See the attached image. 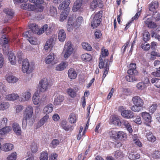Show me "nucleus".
<instances>
[{
    "label": "nucleus",
    "mask_w": 160,
    "mask_h": 160,
    "mask_svg": "<svg viewBox=\"0 0 160 160\" xmlns=\"http://www.w3.org/2000/svg\"><path fill=\"white\" fill-rule=\"evenodd\" d=\"M114 156L117 158H120L123 156V154L121 151H118L115 152Z\"/></svg>",
    "instance_id": "61"
},
{
    "label": "nucleus",
    "mask_w": 160,
    "mask_h": 160,
    "mask_svg": "<svg viewBox=\"0 0 160 160\" xmlns=\"http://www.w3.org/2000/svg\"><path fill=\"white\" fill-rule=\"evenodd\" d=\"M105 70L104 71V73L103 75V78H104L106 76L107 74L108 73V72L109 70V67L108 65V61L107 60V63H106V67L104 68Z\"/></svg>",
    "instance_id": "63"
},
{
    "label": "nucleus",
    "mask_w": 160,
    "mask_h": 160,
    "mask_svg": "<svg viewBox=\"0 0 160 160\" xmlns=\"http://www.w3.org/2000/svg\"><path fill=\"white\" fill-rule=\"evenodd\" d=\"M31 149L32 153L36 152L38 150V148L36 143H32L31 145Z\"/></svg>",
    "instance_id": "59"
},
{
    "label": "nucleus",
    "mask_w": 160,
    "mask_h": 160,
    "mask_svg": "<svg viewBox=\"0 0 160 160\" xmlns=\"http://www.w3.org/2000/svg\"><path fill=\"white\" fill-rule=\"evenodd\" d=\"M69 11H68V8H67L66 10H64L63 11L61 14L60 16V21L63 22L67 18V16L69 13Z\"/></svg>",
    "instance_id": "35"
},
{
    "label": "nucleus",
    "mask_w": 160,
    "mask_h": 160,
    "mask_svg": "<svg viewBox=\"0 0 160 160\" xmlns=\"http://www.w3.org/2000/svg\"><path fill=\"white\" fill-rule=\"evenodd\" d=\"M136 87L138 89L140 90H143L146 88V87L142 82H140L138 83L136 85Z\"/></svg>",
    "instance_id": "57"
},
{
    "label": "nucleus",
    "mask_w": 160,
    "mask_h": 160,
    "mask_svg": "<svg viewBox=\"0 0 160 160\" xmlns=\"http://www.w3.org/2000/svg\"><path fill=\"white\" fill-rule=\"evenodd\" d=\"M54 55L53 53H50L46 58L45 62L46 64H49L52 62L54 59Z\"/></svg>",
    "instance_id": "37"
},
{
    "label": "nucleus",
    "mask_w": 160,
    "mask_h": 160,
    "mask_svg": "<svg viewBox=\"0 0 160 160\" xmlns=\"http://www.w3.org/2000/svg\"><path fill=\"white\" fill-rule=\"evenodd\" d=\"M8 39L4 36L0 38V43L2 46L3 50L5 51L6 52L8 51Z\"/></svg>",
    "instance_id": "15"
},
{
    "label": "nucleus",
    "mask_w": 160,
    "mask_h": 160,
    "mask_svg": "<svg viewBox=\"0 0 160 160\" xmlns=\"http://www.w3.org/2000/svg\"><path fill=\"white\" fill-rule=\"evenodd\" d=\"M12 130V128L11 127H5L0 129V135H4L6 134Z\"/></svg>",
    "instance_id": "33"
},
{
    "label": "nucleus",
    "mask_w": 160,
    "mask_h": 160,
    "mask_svg": "<svg viewBox=\"0 0 160 160\" xmlns=\"http://www.w3.org/2000/svg\"><path fill=\"white\" fill-rule=\"evenodd\" d=\"M82 4V0H77L74 2L72 10L74 12H76L80 9Z\"/></svg>",
    "instance_id": "28"
},
{
    "label": "nucleus",
    "mask_w": 160,
    "mask_h": 160,
    "mask_svg": "<svg viewBox=\"0 0 160 160\" xmlns=\"http://www.w3.org/2000/svg\"><path fill=\"white\" fill-rule=\"evenodd\" d=\"M10 107L9 102L6 101L1 102L0 103V110L4 111L8 109Z\"/></svg>",
    "instance_id": "36"
},
{
    "label": "nucleus",
    "mask_w": 160,
    "mask_h": 160,
    "mask_svg": "<svg viewBox=\"0 0 160 160\" xmlns=\"http://www.w3.org/2000/svg\"><path fill=\"white\" fill-rule=\"evenodd\" d=\"M29 36L27 37H28V41L29 42L32 44L36 45L38 44L37 39L34 37H29L30 36L28 35Z\"/></svg>",
    "instance_id": "54"
},
{
    "label": "nucleus",
    "mask_w": 160,
    "mask_h": 160,
    "mask_svg": "<svg viewBox=\"0 0 160 160\" xmlns=\"http://www.w3.org/2000/svg\"><path fill=\"white\" fill-rule=\"evenodd\" d=\"M141 116L143 119L146 122H149L151 121V117L149 113L146 112L141 113Z\"/></svg>",
    "instance_id": "34"
},
{
    "label": "nucleus",
    "mask_w": 160,
    "mask_h": 160,
    "mask_svg": "<svg viewBox=\"0 0 160 160\" xmlns=\"http://www.w3.org/2000/svg\"><path fill=\"white\" fill-rule=\"evenodd\" d=\"M70 3V0H65L62 3L61 5H59L58 7L59 9L66 10L67 8H68V11H69V8L68 7Z\"/></svg>",
    "instance_id": "22"
},
{
    "label": "nucleus",
    "mask_w": 160,
    "mask_h": 160,
    "mask_svg": "<svg viewBox=\"0 0 160 160\" xmlns=\"http://www.w3.org/2000/svg\"><path fill=\"white\" fill-rule=\"evenodd\" d=\"M102 4V0H92L90 4V8L93 10L98 7H101Z\"/></svg>",
    "instance_id": "16"
},
{
    "label": "nucleus",
    "mask_w": 160,
    "mask_h": 160,
    "mask_svg": "<svg viewBox=\"0 0 160 160\" xmlns=\"http://www.w3.org/2000/svg\"><path fill=\"white\" fill-rule=\"evenodd\" d=\"M153 157L155 158H160V151L157 150L153 152Z\"/></svg>",
    "instance_id": "64"
},
{
    "label": "nucleus",
    "mask_w": 160,
    "mask_h": 160,
    "mask_svg": "<svg viewBox=\"0 0 160 160\" xmlns=\"http://www.w3.org/2000/svg\"><path fill=\"white\" fill-rule=\"evenodd\" d=\"M82 45L83 48L87 51H91L92 48L90 44L86 42H83L82 43Z\"/></svg>",
    "instance_id": "55"
},
{
    "label": "nucleus",
    "mask_w": 160,
    "mask_h": 160,
    "mask_svg": "<svg viewBox=\"0 0 160 160\" xmlns=\"http://www.w3.org/2000/svg\"><path fill=\"white\" fill-rule=\"evenodd\" d=\"M145 25L147 26L149 28H154L156 27V24L152 21L150 18H148L144 21Z\"/></svg>",
    "instance_id": "25"
},
{
    "label": "nucleus",
    "mask_w": 160,
    "mask_h": 160,
    "mask_svg": "<svg viewBox=\"0 0 160 160\" xmlns=\"http://www.w3.org/2000/svg\"><path fill=\"white\" fill-rule=\"evenodd\" d=\"M12 128L15 133L18 136H20L22 133L21 128L19 125L17 123H14L12 125Z\"/></svg>",
    "instance_id": "20"
},
{
    "label": "nucleus",
    "mask_w": 160,
    "mask_h": 160,
    "mask_svg": "<svg viewBox=\"0 0 160 160\" xmlns=\"http://www.w3.org/2000/svg\"><path fill=\"white\" fill-rule=\"evenodd\" d=\"M68 66V62H67L63 61L56 66L55 69L57 71H62L65 69Z\"/></svg>",
    "instance_id": "17"
},
{
    "label": "nucleus",
    "mask_w": 160,
    "mask_h": 160,
    "mask_svg": "<svg viewBox=\"0 0 160 160\" xmlns=\"http://www.w3.org/2000/svg\"><path fill=\"white\" fill-rule=\"evenodd\" d=\"M158 6V2L157 1L152 2L150 5L149 9L150 11H153L157 8Z\"/></svg>",
    "instance_id": "46"
},
{
    "label": "nucleus",
    "mask_w": 160,
    "mask_h": 160,
    "mask_svg": "<svg viewBox=\"0 0 160 160\" xmlns=\"http://www.w3.org/2000/svg\"><path fill=\"white\" fill-rule=\"evenodd\" d=\"M157 105L156 104L154 103L152 104L149 109V111L151 113H153L157 109Z\"/></svg>",
    "instance_id": "58"
},
{
    "label": "nucleus",
    "mask_w": 160,
    "mask_h": 160,
    "mask_svg": "<svg viewBox=\"0 0 160 160\" xmlns=\"http://www.w3.org/2000/svg\"><path fill=\"white\" fill-rule=\"evenodd\" d=\"M119 110L121 112V115L123 117L128 119L133 117V112L130 110H124L123 106H120L119 108Z\"/></svg>",
    "instance_id": "9"
},
{
    "label": "nucleus",
    "mask_w": 160,
    "mask_h": 160,
    "mask_svg": "<svg viewBox=\"0 0 160 160\" xmlns=\"http://www.w3.org/2000/svg\"><path fill=\"white\" fill-rule=\"evenodd\" d=\"M31 94L30 91H26L23 92L19 96V101L20 102H25L28 101L31 98Z\"/></svg>",
    "instance_id": "12"
},
{
    "label": "nucleus",
    "mask_w": 160,
    "mask_h": 160,
    "mask_svg": "<svg viewBox=\"0 0 160 160\" xmlns=\"http://www.w3.org/2000/svg\"><path fill=\"white\" fill-rule=\"evenodd\" d=\"M118 132L114 129L111 130L109 131V135L110 137L114 139H116Z\"/></svg>",
    "instance_id": "48"
},
{
    "label": "nucleus",
    "mask_w": 160,
    "mask_h": 160,
    "mask_svg": "<svg viewBox=\"0 0 160 160\" xmlns=\"http://www.w3.org/2000/svg\"><path fill=\"white\" fill-rule=\"evenodd\" d=\"M67 92L68 94L72 98H74L76 96V93L72 88H68Z\"/></svg>",
    "instance_id": "50"
},
{
    "label": "nucleus",
    "mask_w": 160,
    "mask_h": 160,
    "mask_svg": "<svg viewBox=\"0 0 160 160\" xmlns=\"http://www.w3.org/2000/svg\"><path fill=\"white\" fill-rule=\"evenodd\" d=\"M40 160H48V154L46 152H42L39 157Z\"/></svg>",
    "instance_id": "53"
},
{
    "label": "nucleus",
    "mask_w": 160,
    "mask_h": 160,
    "mask_svg": "<svg viewBox=\"0 0 160 160\" xmlns=\"http://www.w3.org/2000/svg\"><path fill=\"white\" fill-rule=\"evenodd\" d=\"M58 38L59 41L61 42L65 41L66 38V33L64 30L61 29L59 31Z\"/></svg>",
    "instance_id": "24"
},
{
    "label": "nucleus",
    "mask_w": 160,
    "mask_h": 160,
    "mask_svg": "<svg viewBox=\"0 0 160 160\" xmlns=\"http://www.w3.org/2000/svg\"><path fill=\"white\" fill-rule=\"evenodd\" d=\"M56 36L54 35L52 36L50 38L47 40L48 41H49L50 43L52 44L53 46L55 43V42L56 40Z\"/></svg>",
    "instance_id": "62"
},
{
    "label": "nucleus",
    "mask_w": 160,
    "mask_h": 160,
    "mask_svg": "<svg viewBox=\"0 0 160 160\" xmlns=\"http://www.w3.org/2000/svg\"><path fill=\"white\" fill-rule=\"evenodd\" d=\"M64 99V97L62 95L56 94L54 98L53 104L55 105H60Z\"/></svg>",
    "instance_id": "13"
},
{
    "label": "nucleus",
    "mask_w": 160,
    "mask_h": 160,
    "mask_svg": "<svg viewBox=\"0 0 160 160\" xmlns=\"http://www.w3.org/2000/svg\"><path fill=\"white\" fill-rule=\"evenodd\" d=\"M60 141L57 139H53L50 143V147L52 148H56L60 143Z\"/></svg>",
    "instance_id": "45"
},
{
    "label": "nucleus",
    "mask_w": 160,
    "mask_h": 160,
    "mask_svg": "<svg viewBox=\"0 0 160 160\" xmlns=\"http://www.w3.org/2000/svg\"><path fill=\"white\" fill-rule=\"evenodd\" d=\"M132 101L134 105L131 107V110L134 112H138L141 111L144 104L142 99L139 97L136 96L132 98Z\"/></svg>",
    "instance_id": "3"
},
{
    "label": "nucleus",
    "mask_w": 160,
    "mask_h": 160,
    "mask_svg": "<svg viewBox=\"0 0 160 160\" xmlns=\"http://www.w3.org/2000/svg\"><path fill=\"white\" fill-rule=\"evenodd\" d=\"M81 58L85 61H89L92 59L91 55L88 53H85L81 55Z\"/></svg>",
    "instance_id": "39"
},
{
    "label": "nucleus",
    "mask_w": 160,
    "mask_h": 160,
    "mask_svg": "<svg viewBox=\"0 0 160 160\" xmlns=\"http://www.w3.org/2000/svg\"><path fill=\"white\" fill-rule=\"evenodd\" d=\"M112 122L113 124L119 126L121 125V122L119 119L116 117H112Z\"/></svg>",
    "instance_id": "52"
},
{
    "label": "nucleus",
    "mask_w": 160,
    "mask_h": 160,
    "mask_svg": "<svg viewBox=\"0 0 160 160\" xmlns=\"http://www.w3.org/2000/svg\"><path fill=\"white\" fill-rule=\"evenodd\" d=\"M127 135L124 132L122 131H119L118 132L117 139H122L126 138Z\"/></svg>",
    "instance_id": "51"
},
{
    "label": "nucleus",
    "mask_w": 160,
    "mask_h": 160,
    "mask_svg": "<svg viewBox=\"0 0 160 160\" xmlns=\"http://www.w3.org/2000/svg\"><path fill=\"white\" fill-rule=\"evenodd\" d=\"M128 157L130 159L134 160L140 158V155L137 152H131L129 154Z\"/></svg>",
    "instance_id": "38"
},
{
    "label": "nucleus",
    "mask_w": 160,
    "mask_h": 160,
    "mask_svg": "<svg viewBox=\"0 0 160 160\" xmlns=\"http://www.w3.org/2000/svg\"><path fill=\"white\" fill-rule=\"evenodd\" d=\"M57 10L56 8L52 6L50 8L49 15L52 16L56 17L57 15Z\"/></svg>",
    "instance_id": "44"
},
{
    "label": "nucleus",
    "mask_w": 160,
    "mask_h": 160,
    "mask_svg": "<svg viewBox=\"0 0 160 160\" xmlns=\"http://www.w3.org/2000/svg\"><path fill=\"white\" fill-rule=\"evenodd\" d=\"M136 64L135 63H131L129 65V69L127 71V73L130 75H137L138 72L136 69Z\"/></svg>",
    "instance_id": "14"
},
{
    "label": "nucleus",
    "mask_w": 160,
    "mask_h": 160,
    "mask_svg": "<svg viewBox=\"0 0 160 160\" xmlns=\"http://www.w3.org/2000/svg\"><path fill=\"white\" fill-rule=\"evenodd\" d=\"M39 89L41 92H44L50 87V82L46 78H44L39 82Z\"/></svg>",
    "instance_id": "8"
},
{
    "label": "nucleus",
    "mask_w": 160,
    "mask_h": 160,
    "mask_svg": "<svg viewBox=\"0 0 160 160\" xmlns=\"http://www.w3.org/2000/svg\"><path fill=\"white\" fill-rule=\"evenodd\" d=\"M33 113V108L32 106H26L24 111L23 118L22 122V127L25 128L27 125V120H31Z\"/></svg>",
    "instance_id": "1"
},
{
    "label": "nucleus",
    "mask_w": 160,
    "mask_h": 160,
    "mask_svg": "<svg viewBox=\"0 0 160 160\" xmlns=\"http://www.w3.org/2000/svg\"><path fill=\"white\" fill-rule=\"evenodd\" d=\"M82 21L83 18L82 16L78 17L75 20L74 17V22L77 28L80 26Z\"/></svg>",
    "instance_id": "42"
},
{
    "label": "nucleus",
    "mask_w": 160,
    "mask_h": 160,
    "mask_svg": "<svg viewBox=\"0 0 160 160\" xmlns=\"http://www.w3.org/2000/svg\"><path fill=\"white\" fill-rule=\"evenodd\" d=\"M29 1L35 4V5H32L28 3V10L34 11L36 12H41L43 11V7L41 5L43 3L42 0H29Z\"/></svg>",
    "instance_id": "2"
},
{
    "label": "nucleus",
    "mask_w": 160,
    "mask_h": 160,
    "mask_svg": "<svg viewBox=\"0 0 160 160\" xmlns=\"http://www.w3.org/2000/svg\"><path fill=\"white\" fill-rule=\"evenodd\" d=\"M149 37L150 34L149 32L148 31H145L144 32L143 36V40L145 42H147L149 39Z\"/></svg>",
    "instance_id": "56"
},
{
    "label": "nucleus",
    "mask_w": 160,
    "mask_h": 160,
    "mask_svg": "<svg viewBox=\"0 0 160 160\" xmlns=\"http://www.w3.org/2000/svg\"><path fill=\"white\" fill-rule=\"evenodd\" d=\"M122 123L130 133L132 132L133 130L129 122L126 120H123L122 121Z\"/></svg>",
    "instance_id": "29"
},
{
    "label": "nucleus",
    "mask_w": 160,
    "mask_h": 160,
    "mask_svg": "<svg viewBox=\"0 0 160 160\" xmlns=\"http://www.w3.org/2000/svg\"><path fill=\"white\" fill-rule=\"evenodd\" d=\"M19 96L18 94L12 93L6 95L5 98L7 100L13 101L19 99Z\"/></svg>",
    "instance_id": "18"
},
{
    "label": "nucleus",
    "mask_w": 160,
    "mask_h": 160,
    "mask_svg": "<svg viewBox=\"0 0 160 160\" xmlns=\"http://www.w3.org/2000/svg\"><path fill=\"white\" fill-rule=\"evenodd\" d=\"M14 146L10 143H5L2 146V150L5 152H8L13 149Z\"/></svg>",
    "instance_id": "21"
},
{
    "label": "nucleus",
    "mask_w": 160,
    "mask_h": 160,
    "mask_svg": "<svg viewBox=\"0 0 160 160\" xmlns=\"http://www.w3.org/2000/svg\"><path fill=\"white\" fill-rule=\"evenodd\" d=\"M107 60L108 61V60H105L103 58H99L100 62L99 63V66L100 68H104L106 67V63H107Z\"/></svg>",
    "instance_id": "49"
},
{
    "label": "nucleus",
    "mask_w": 160,
    "mask_h": 160,
    "mask_svg": "<svg viewBox=\"0 0 160 160\" xmlns=\"http://www.w3.org/2000/svg\"><path fill=\"white\" fill-rule=\"evenodd\" d=\"M3 12L6 14V16L8 18L7 20L11 19L14 16V12L11 9L5 8L3 10Z\"/></svg>",
    "instance_id": "26"
},
{
    "label": "nucleus",
    "mask_w": 160,
    "mask_h": 160,
    "mask_svg": "<svg viewBox=\"0 0 160 160\" xmlns=\"http://www.w3.org/2000/svg\"><path fill=\"white\" fill-rule=\"evenodd\" d=\"M73 46L70 41H68L64 45L62 54L66 59L68 58L73 53Z\"/></svg>",
    "instance_id": "4"
},
{
    "label": "nucleus",
    "mask_w": 160,
    "mask_h": 160,
    "mask_svg": "<svg viewBox=\"0 0 160 160\" xmlns=\"http://www.w3.org/2000/svg\"><path fill=\"white\" fill-rule=\"evenodd\" d=\"M6 80L9 83H15L18 81V79L13 76H9L6 78Z\"/></svg>",
    "instance_id": "43"
},
{
    "label": "nucleus",
    "mask_w": 160,
    "mask_h": 160,
    "mask_svg": "<svg viewBox=\"0 0 160 160\" xmlns=\"http://www.w3.org/2000/svg\"><path fill=\"white\" fill-rule=\"evenodd\" d=\"M49 118V116L46 114L39 121L38 123V127H40L42 126L44 123L47 122Z\"/></svg>",
    "instance_id": "30"
},
{
    "label": "nucleus",
    "mask_w": 160,
    "mask_h": 160,
    "mask_svg": "<svg viewBox=\"0 0 160 160\" xmlns=\"http://www.w3.org/2000/svg\"><path fill=\"white\" fill-rule=\"evenodd\" d=\"M34 67L32 64H30L28 60L24 59L22 61V70L24 73H30L33 70Z\"/></svg>",
    "instance_id": "6"
},
{
    "label": "nucleus",
    "mask_w": 160,
    "mask_h": 160,
    "mask_svg": "<svg viewBox=\"0 0 160 160\" xmlns=\"http://www.w3.org/2000/svg\"><path fill=\"white\" fill-rule=\"evenodd\" d=\"M17 157V154L16 152H13L7 157L6 160H16Z\"/></svg>",
    "instance_id": "40"
},
{
    "label": "nucleus",
    "mask_w": 160,
    "mask_h": 160,
    "mask_svg": "<svg viewBox=\"0 0 160 160\" xmlns=\"http://www.w3.org/2000/svg\"><path fill=\"white\" fill-rule=\"evenodd\" d=\"M8 59L10 63L12 65H14L16 63V58L13 53L10 52L9 53Z\"/></svg>",
    "instance_id": "27"
},
{
    "label": "nucleus",
    "mask_w": 160,
    "mask_h": 160,
    "mask_svg": "<svg viewBox=\"0 0 160 160\" xmlns=\"http://www.w3.org/2000/svg\"><path fill=\"white\" fill-rule=\"evenodd\" d=\"M125 78L127 81L129 82H133L137 80V79L134 76L130 75L126 76Z\"/></svg>",
    "instance_id": "60"
},
{
    "label": "nucleus",
    "mask_w": 160,
    "mask_h": 160,
    "mask_svg": "<svg viewBox=\"0 0 160 160\" xmlns=\"http://www.w3.org/2000/svg\"><path fill=\"white\" fill-rule=\"evenodd\" d=\"M32 101L34 104L37 105L41 102V99L40 98L39 94L38 92H35L33 96Z\"/></svg>",
    "instance_id": "23"
},
{
    "label": "nucleus",
    "mask_w": 160,
    "mask_h": 160,
    "mask_svg": "<svg viewBox=\"0 0 160 160\" xmlns=\"http://www.w3.org/2000/svg\"><path fill=\"white\" fill-rule=\"evenodd\" d=\"M74 16L69 17L67 25V28L68 31L72 32L75 28H77L74 22Z\"/></svg>",
    "instance_id": "11"
},
{
    "label": "nucleus",
    "mask_w": 160,
    "mask_h": 160,
    "mask_svg": "<svg viewBox=\"0 0 160 160\" xmlns=\"http://www.w3.org/2000/svg\"><path fill=\"white\" fill-rule=\"evenodd\" d=\"M68 119L69 122L71 123H74L76 122L77 118L75 114L73 113H71L69 116Z\"/></svg>",
    "instance_id": "47"
},
{
    "label": "nucleus",
    "mask_w": 160,
    "mask_h": 160,
    "mask_svg": "<svg viewBox=\"0 0 160 160\" xmlns=\"http://www.w3.org/2000/svg\"><path fill=\"white\" fill-rule=\"evenodd\" d=\"M68 76L70 79H74L77 76L76 71L73 68H70L68 72Z\"/></svg>",
    "instance_id": "19"
},
{
    "label": "nucleus",
    "mask_w": 160,
    "mask_h": 160,
    "mask_svg": "<svg viewBox=\"0 0 160 160\" xmlns=\"http://www.w3.org/2000/svg\"><path fill=\"white\" fill-rule=\"evenodd\" d=\"M29 28L31 29L30 30L27 31L23 34V36L25 37H28L29 36L28 35L31 36L32 33H36L38 35H40L38 33L39 29L38 27L35 23H33L30 24L29 25Z\"/></svg>",
    "instance_id": "7"
},
{
    "label": "nucleus",
    "mask_w": 160,
    "mask_h": 160,
    "mask_svg": "<svg viewBox=\"0 0 160 160\" xmlns=\"http://www.w3.org/2000/svg\"><path fill=\"white\" fill-rule=\"evenodd\" d=\"M55 24L53 23H51L49 25L46 24L43 26L39 30V34H41L44 32L47 35H50L54 29Z\"/></svg>",
    "instance_id": "5"
},
{
    "label": "nucleus",
    "mask_w": 160,
    "mask_h": 160,
    "mask_svg": "<svg viewBox=\"0 0 160 160\" xmlns=\"http://www.w3.org/2000/svg\"><path fill=\"white\" fill-rule=\"evenodd\" d=\"M54 106L51 103L47 105L43 108V111L44 113L49 114L52 111Z\"/></svg>",
    "instance_id": "32"
},
{
    "label": "nucleus",
    "mask_w": 160,
    "mask_h": 160,
    "mask_svg": "<svg viewBox=\"0 0 160 160\" xmlns=\"http://www.w3.org/2000/svg\"><path fill=\"white\" fill-rule=\"evenodd\" d=\"M102 15L99 13H96L93 18L91 23V26L93 28L98 26L101 22Z\"/></svg>",
    "instance_id": "10"
},
{
    "label": "nucleus",
    "mask_w": 160,
    "mask_h": 160,
    "mask_svg": "<svg viewBox=\"0 0 160 160\" xmlns=\"http://www.w3.org/2000/svg\"><path fill=\"white\" fill-rule=\"evenodd\" d=\"M145 136L148 140L151 142H154L156 140V138L153 136L152 132L149 131H146Z\"/></svg>",
    "instance_id": "31"
},
{
    "label": "nucleus",
    "mask_w": 160,
    "mask_h": 160,
    "mask_svg": "<svg viewBox=\"0 0 160 160\" xmlns=\"http://www.w3.org/2000/svg\"><path fill=\"white\" fill-rule=\"evenodd\" d=\"M108 55V50L107 49H104V48H102L101 49V55L99 58L104 59V58Z\"/></svg>",
    "instance_id": "41"
}]
</instances>
